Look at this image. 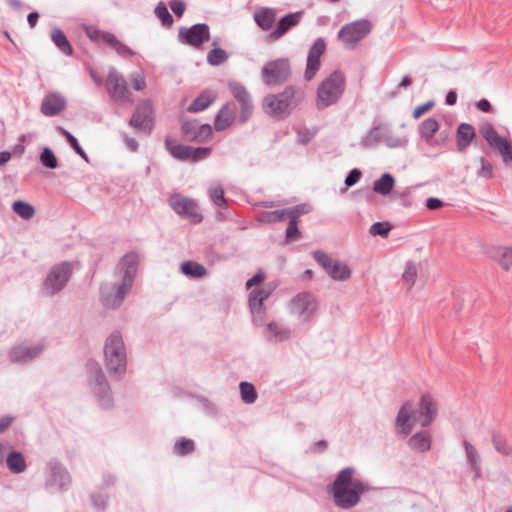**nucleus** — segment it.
Here are the masks:
<instances>
[{"label": "nucleus", "mask_w": 512, "mask_h": 512, "mask_svg": "<svg viewBox=\"0 0 512 512\" xmlns=\"http://www.w3.org/2000/svg\"><path fill=\"white\" fill-rule=\"evenodd\" d=\"M138 264L139 255L134 251L126 253L121 258L117 265V272L121 276V281L101 285V300L104 306L112 309L120 307L133 285Z\"/></svg>", "instance_id": "1"}, {"label": "nucleus", "mask_w": 512, "mask_h": 512, "mask_svg": "<svg viewBox=\"0 0 512 512\" xmlns=\"http://www.w3.org/2000/svg\"><path fill=\"white\" fill-rule=\"evenodd\" d=\"M355 468L345 467L340 470L335 480L327 486L334 504L341 509H351L361 500V496L369 491L367 483L354 478Z\"/></svg>", "instance_id": "2"}, {"label": "nucleus", "mask_w": 512, "mask_h": 512, "mask_svg": "<svg viewBox=\"0 0 512 512\" xmlns=\"http://www.w3.org/2000/svg\"><path fill=\"white\" fill-rule=\"evenodd\" d=\"M438 414L436 400L430 394H423L419 400L418 408L415 409L412 402H405L396 417V426L404 436L409 435L416 423L422 427H428Z\"/></svg>", "instance_id": "3"}, {"label": "nucleus", "mask_w": 512, "mask_h": 512, "mask_svg": "<svg viewBox=\"0 0 512 512\" xmlns=\"http://www.w3.org/2000/svg\"><path fill=\"white\" fill-rule=\"evenodd\" d=\"M304 97L305 92L300 86L288 85L279 93L266 95L262 107L270 117L284 120L299 106Z\"/></svg>", "instance_id": "4"}, {"label": "nucleus", "mask_w": 512, "mask_h": 512, "mask_svg": "<svg viewBox=\"0 0 512 512\" xmlns=\"http://www.w3.org/2000/svg\"><path fill=\"white\" fill-rule=\"evenodd\" d=\"M345 86V75L338 70L332 72L317 88L316 107L323 110L336 104L342 97Z\"/></svg>", "instance_id": "5"}, {"label": "nucleus", "mask_w": 512, "mask_h": 512, "mask_svg": "<svg viewBox=\"0 0 512 512\" xmlns=\"http://www.w3.org/2000/svg\"><path fill=\"white\" fill-rule=\"evenodd\" d=\"M105 363L110 373H123L127 366V356L122 336L111 334L104 347Z\"/></svg>", "instance_id": "6"}, {"label": "nucleus", "mask_w": 512, "mask_h": 512, "mask_svg": "<svg viewBox=\"0 0 512 512\" xmlns=\"http://www.w3.org/2000/svg\"><path fill=\"white\" fill-rule=\"evenodd\" d=\"M380 143H384L389 148H399L405 147L408 140L405 137L395 135L385 125L374 126L360 140V145L363 148H371Z\"/></svg>", "instance_id": "7"}, {"label": "nucleus", "mask_w": 512, "mask_h": 512, "mask_svg": "<svg viewBox=\"0 0 512 512\" xmlns=\"http://www.w3.org/2000/svg\"><path fill=\"white\" fill-rule=\"evenodd\" d=\"M291 75L290 62L287 58H278L267 62L261 69L262 81L267 86H279Z\"/></svg>", "instance_id": "8"}, {"label": "nucleus", "mask_w": 512, "mask_h": 512, "mask_svg": "<svg viewBox=\"0 0 512 512\" xmlns=\"http://www.w3.org/2000/svg\"><path fill=\"white\" fill-rule=\"evenodd\" d=\"M73 273V263L64 261L53 266L44 281V290L47 295H54L61 291Z\"/></svg>", "instance_id": "9"}, {"label": "nucleus", "mask_w": 512, "mask_h": 512, "mask_svg": "<svg viewBox=\"0 0 512 512\" xmlns=\"http://www.w3.org/2000/svg\"><path fill=\"white\" fill-rule=\"evenodd\" d=\"M155 123L153 105L149 100L140 102L129 120V125L132 126L136 132L144 135H150Z\"/></svg>", "instance_id": "10"}, {"label": "nucleus", "mask_w": 512, "mask_h": 512, "mask_svg": "<svg viewBox=\"0 0 512 512\" xmlns=\"http://www.w3.org/2000/svg\"><path fill=\"white\" fill-rule=\"evenodd\" d=\"M479 132L487 141L489 146L498 150L505 164L512 163V145L503 136L499 135L491 123H483L479 127Z\"/></svg>", "instance_id": "11"}, {"label": "nucleus", "mask_w": 512, "mask_h": 512, "mask_svg": "<svg viewBox=\"0 0 512 512\" xmlns=\"http://www.w3.org/2000/svg\"><path fill=\"white\" fill-rule=\"evenodd\" d=\"M87 366L90 373V385L98 398L99 404L103 408L110 407L112 404L111 393L101 367L95 361H89Z\"/></svg>", "instance_id": "12"}, {"label": "nucleus", "mask_w": 512, "mask_h": 512, "mask_svg": "<svg viewBox=\"0 0 512 512\" xmlns=\"http://www.w3.org/2000/svg\"><path fill=\"white\" fill-rule=\"evenodd\" d=\"M165 147L168 152L176 159L181 161L197 162L207 158L211 152V148L187 146L178 143L170 138L165 139Z\"/></svg>", "instance_id": "13"}, {"label": "nucleus", "mask_w": 512, "mask_h": 512, "mask_svg": "<svg viewBox=\"0 0 512 512\" xmlns=\"http://www.w3.org/2000/svg\"><path fill=\"white\" fill-rule=\"evenodd\" d=\"M314 260L335 281H346L351 277V269L347 264L333 259L323 251L313 253Z\"/></svg>", "instance_id": "14"}, {"label": "nucleus", "mask_w": 512, "mask_h": 512, "mask_svg": "<svg viewBox=\"0 0 512 512\" xmlns=\"http://www.w3.org/2000/svg\"><path fill=\"white\" fill-rule=\"evenodd\" d=\"M168 202L175 213L189 219L191 222L200 223L203 220L195 200L176 193L169 197Z\"/></svg>", "instance_id": "15"}, {"label": "nucleus", "mask_w": 512, "mask_h": 512, "mask_svg": "<svg viewBox=\"0 0 512 512\" xmlns=\"http://www.w3.org/2000/svg\"><path fill=\"white\" fill-rule=\"evenodd\" d=\"M106 82L114 102L121 105L133 102L132 93L128 90L125 79L114 67L109 69Z\"/></svg>", "instance_id": "16"}, {"label": "nucleus", "mask_w": 512, "mask_h": 512, "mask_svg": "<svg viewBox=\"0 0 512 512\" xmlns=\"http://www.w3.org/2000/svg\"><path fill=\"white\" fill-rule=\"evenodd\" d=\"M371 31V24L367 20H358L344 25L338 32L339 39L347 48H353Z\"/></svg>", "instance_id": "17"}, {"label": "nucleus", "mask_w": 512, "mask_h": 512, "mask_svg": "<svg viewBox=\"0 0 512 512\" xmlns=\"http://www.w3.org/2000/svg\"><path fill=\"white\" fill-rule=\"evenodd\" d=\"M70 476L66 469L58 462L48 464V473L45 480V489L50 493L65 491L70 484Z\"/></svg>", "instance_id": "18"}, {"label": "nucleus", "mask_w": 512, "mask_h": 512, "mask_svg": "<svg viewBox=\"0 0 512 512\" xmlns=\"http://www.w3.org/2000/svg\"><path fill=\"white\" fill-rule=\"evenodd\" d=\"M318 308L316 298L310 293H299L290 302L291 313L302 322H308Z\"/></svg>", "instance_id": "19"}, {"label": "nucleus", "mask_w": 512, "mask_h": 512, "mask_svg": "<svg viewBox=\"0 0 512 512\" xmlns=\"http://www.w3.org/2000/svg\"><path fill=\"white\" fill-rule=\"evenodd\" d=\"M179 40L189 46L200 48L210 38V28L206 23H197L191 27H181L178 32Z\"/></svg>", "instance_id": "20"}, {"label": "nucleus", "mask_w": 512, "mask_h": 512, "mask_svg": "<svg viewBox=\"0 0 512 512\" xmlns=\"http://www.w3.org/2000/svg\"><path fill=\"white\" fill-rule=\"evenodd\" d=\"M228 87L231 94L240 105L239 122L245 123L253 113L254 105L252 97L246 87L239 82L231 81Z\"/></svg>", "instance_id": "21"}, {"label": "nucleus", "mask_w": 512, "mask_h": 512, "mask_svg": "<svg viewBox=\"0 0 512 512\" xmlns=\"http://www.w3.org/2000/svg\"><path fill=\"white\" fill-rule=\"evenodd\" d=\"M326 51V42L324 38H317L310 47L307 55L306 69L304 77L307 81H311L321 66L320 58Z\"/></svg>", "instance_id": "22"}, {"label": "nucleus", "mask_w": 512, "mask_h": 512, "mask_svg": "<svg viewBox=\"0 0 512 512\" xmlns=\"http://www.w3.org/2000/svg\"><path fill=\"white\" fill-rule=\"evenodd\" d=\"M44 349L42 344L36 345H17L11 348L9 352V358L15 363H25L38 357Z\"/></svg>", "instance_id": "23"}, {"label": "nucleus", "mask_w": 512, "mask_h": 512, "mask_svg": "<svg viewBox=\"0 0 512 512\" xmlns=\"http://www.w3.org/2000/svg\"><path fill=\"white\" fill-rule=\"evenodd\" d=\"M66 99L57 92H52L44 96L40 111L47 117H53L60 114L66 108Z\"/></svg>", "instance_id": "24"}, {"label": "nucleus", "mask_w": 512, "mask_h": 512, "mask_svg": "<svg viewBox=\"0 0 512 512\" xmlns=\"http://www.w3.org/2000/svg\"><path fill=\"white\" fill-rule=\"evenodd\" d=\"M263 334L270 342H284L290 339L291 329L281 321H270L266 324Z\"/></svg>", "instance_id": "25"}, {"label": "nucleus", "mask_w": 512, "mask_h": 512, "mask_svg": "<svg viewBox=\"0 0 512 512\" xmlns=\"http://www.w3.org/2000/svg\"><path fill=\"white\" fill-rule=\"evenodd\" d=\"M303 11H298L294 13H289L282 17L274 31L269 35V38L271 40H278L282 36H284L290 29L297 26L302 17H303Z\"/></svg>", "instance_id": "26"}, {"label": "nucleus", "mask_w": 512, "mask_h": 512, "mask_svg": "<svg viewBox=\"0 0 512 512\" xmlns=\"http://www.w3.org/2000/svg\"><path fill=\"white\" fill-rule=\"evenodd\" d=\"M236 118V105L233 102L225 103L218 111L214 127L217 131H224L230 127Z\"/></svg>", "instance_id": "27"}, {"label": "nucleus", "mask_w": 512, "mask_h": 512, "mask_svg": "<svg viewBox=\"0 0 512 512\" xmlns=\"http://www.w3.org/2000/svg\"><path fill=\"white\" fill-rule=\"evenodd\" d=\"M186 138L193 141H203L210 137L212 128L209 124L199 125L196 122H185L182 125Z\"/></svg>", "instance_id": "28"}, {"label": "nucleus", "mask_w": 512, "mask_h": 512, "mask_svg": "<svg viewBox=\"0 0 512 512\" xmlns=\"http://www.w3.org/2000/svg\"><path fill=\"white\" fill-rule=\"evenodd\" d=\"M476 136L474 127L469 123H460L456 130V147L459 152L465 151Z\"/></svg>", "instance_id": "29"}, {"label": "nucleus", "mask_w": 512, "mask_h": 512, "mask_svg": "<svg viewBox=\"0 0 512 512\" xmlns=\"http://www.w3.org/2000/svg\"><path fill=\"white\" fill-rule=\"evenodd\" d=\"M277 19V12L273 8L261 7L254 13V20L264 31L270 30Z\"/></svg>", "instance_id": "30"}, {"label": "nucleus", "mask_w": 512, "mask_h": 512, "mask_svg": "<svg viewBox=\"0 0 512 512\" xmlns=\"http://www.w3.org/2000/svg\"><path fill=\"white\" fill-rule=\"evenodd\" d=\"M6 465L14 474L23 473L27 468L25 457L21 452L15 450L7 454Z\"/></svg>", "instance_id": "31"}, {"label": "nucleus", "mask_w": 512, "mask_h": 512, "mask_svg": "<svg viewBox=\"0 0 512 512\" xmlns=\"http://www.w3.org/2000/svg\"><path fill=\"white\" fill-rule=\"evenodd\" d=\"M101 43L107 44L108 46L113 48L119 56L126 59L132 57L134 54L133 51L128 46L120 42L116 38V36L110 32L105 33Z\"/></svg>", "instance_id": "32"}, {"label": "nucleus", "mask_w": 512, "mask_h": 512, "mask_svg": "<svg viewBox=\"0 0 512 512\" xmlns=\"http://www.w3.org/2000/svg\"><path fill=\"white\" fill-rule=\"evenodd\" d=\"M431 442V435L428 431L417 432L409 439L410 447L418 452L430 450Z\"/></svg>", "instance_id": "33"}, {"label": "nucleus", "mask_w": 512, "mask_h": 512, "mask_svg": "<svg viewBox=\"0 0 512 512\" xmlns=\"http://www.w3.org/2000/svg\"><path fill=\"white\" fill-rule=\"evenodd\" d=\"M463 446L465 448L467 461L471 466L472 471L475 473V477H480L481 475V459L478 454L476 448L467 440L463 441Z\"/></svg>", "instance_id": "34"}, {"label": "nucleus", "mask_w": 512, "mask_h": 512, "mask_svg": "<svg viewBox=\"0 0 512 512\" xmlns=\"http://www.w3.org/2000/svg\"><path fill=\"white\" fill-rule=\"evenodd\" d=\"M51 39L56 47L65 55L71 56L73 48L68 41L66 35L60 28H53L51 31Z\"/></svg>", "instance_id": "35"}, {"label": "nucleus", "mask_w": 512, "mask_h": 512, "mask_svg": "<svg viewBox=\"0 0 512 512\" xmlns=\"http://www.w3.org/2000/svg\"><path fill=\"white\" fill-rule=\"evenodd\" d=\"M395 185V179L390 173H384L373 184L374 192L380 195H388Z\"/></svg>", "instance_id": "36"}, {"label": "nucleus", "mask_w": 512, "mask_h": 512, "mask_svg": "<svg viewBox=\"0 0 512 512\" xmlns=\"http://www.w3.org/2000/svg\"><path fill=\"white\" fill-rule=\"evenodd\" d=\"M438 130L439 123L432 117L422 121L418 127L419 135L426 141L431 140Z\"/></svg>", "instance_id": "37"}, {"label": "nucleus", "mask_w": 512, "mask_h": 512, "mask_svg": "<svg viewBox=\"0 0 512 512\" xmlns=\"http://www.w3.org/2000/svg\"><path fill=\"white\" fill-rule=\"evenodd\" d=\"M215 100V97L209 92L200 94L188 107V111L197 113L208 108Z\"/></svg>", "instance_id": "38"}, {"label": "nucleus", "mask_w": 512, "mask_h": 512, "mask_svg": "<svg viewBox=\"0 0 512 512\" xmlns=\"http://www.w3.org/2000/svg\"><path fill=\"white\" fill-rule=\"evenodd\" d=\"M493 257L504 270L512 267V247H497Z\"/></svg>", "instance_id": "39"}, {"label": "nucleus", "mask_w": 512, "mask_h": 512, "mask_svg": "<svg viewBox=\"0 0 512 512\" xmlns=\"http://www.w3.org/2000/svg\"><path fill=\"white\" fill-rule=\"evenodd\" d=\"M12 210L24 220H30L35 215V208L28 202L22 200L13 202Z\"/></svg>", "instance_id": "40"}, {"label": "nucleus", "mask_w": 512, "mask_h": 512, "mask_svg": "<svg viewBox=\"0 0 512 512\" xmlns=\"http://www.w3.org/2000/svg\"><path fill=\"white\" fill-rule=\"evenodd\" d=\"M272 290V287L267 286L252 290L249 295V304H252L254 307L263 306L264 301L269 298Z\"/></svg>", "instance_id": "41"}, {"label": "nucleus", "mask_w": 512, "mask_h": 512, "mask_svg": "<svg viewBox=\"0 0 512 512\" xmlns=\"http://www.w3.org/2000/svg\"><path fill=\"white\" fill-rule=\"evenodd\" d=\"M181 271L183 274L195 278H201L206 275V268L194 261H187L181 265Z\"/></svg>", "instance_id": "42"}, {"label": "nucleus", "mask_w": 512, "mask_h": 512, "mask_svg": "<svg viewBox=\"0 0 512 512\" xmlns=\"http://www.w3.org/2000/svg\"><path fill=\"white\" fill-rule=\"evenodd\" d=\"M286 219H288L287 208L281 209V210L264 212L260 216V221L266 222V223H277V222H282Z\"/></svg>", "instance_id": "43"}, {"label": "nucleus", "mask_w": 512, "mask_h": 512, "mask_svg": "<svg viewBox=\"0 0 512 512\" xmlns=\"http://www.w3.org/2000/svg\"><path fill=\"white\" fill-rule=\"evenodd\" d=\"M195 449L194 441L188 438H179L174 445V453L180 456L188 455Z\"/></svg>", "instance_id": "44"}, {"label": "nucleus", "mask_w": 512, "mask_h": 512, "mask_svg": "<svg viewBox=\"0 0 512 512\" xmlns=\"http://www.w3.org/2000/svg\"><path fill=\"white\" fill-rule=\"evenodd\" d=\"M228 59V54L222 48L211 49L207 54V62L212 66H219Z\"/></svg>", "instance_id": "45"}, {"label": "nucleus", "mask_w": 512, "mask_h": 512, "mask_svg": "<svg viewBox=\"0 0 512 512\" xmlns=\"http://www.w3.org/2000/svg\"><path fill=\"white\" fill-rule=\"evenodd\" d=\"M492 443L497 452L508 456L512 453V447L507 443L506 439L497 432L492 433Z\"/></svg>", "instance_id": "46"}, {"label": "nucleus", "mask_w": 512, "mask_h": 512, "mask_svg": "<svg viewBox=\"0 0 512 512\" xmlns=\"http://www.w3.org/2000/svg\"><path fill=\"white\" fill-rule=\"evenodd\" d=\"M240 393L242 400L247 404H252L257 399V392L253 384L243 381L240 383Z\"/></svg>", "instance_id": "47"}, {"label": "nucleus", "mask_w": 512, "mask_h": 512, "mask_svg": "<svg viewBox=\"0 0 512 512\" xmlns=\"http://www.w3.org/2000/svg\"><path fill=\"white\" fill-rule=\"evenodd\" d=\"M155 15L161 21L164 27H170L174 22L172 15L163 2L158 3L156 6Z\"/></svg>", "instance_id": "48"}, {"label": "nucleus", "mask_w": 512, "mask_h": 512, "mask_svg": "<svg viewBox=\"0 0 512 512\" xmlns=\"http://www.w3.org/2000/svg\"><path fill=\"white\" fill-rule=\"evenodd\" d=\"M41 164L49 169H55L58 166L57 158L49 147H45L40 154Z\"/></svg>", "instance_id": "49"}, {"label": "nucleus", "mask_w": 512, "mask_h": 512, "mask_svg": "<svg viewBox=\"0 0 512 512\" xmlns=\"http://www.w3.org/2000/svg\"><path fill=\"white\" fill-rule=\"evenodd\" d=\"M209 197L211 199V201L219 206V207H225L226 206V199L224 197V190L222 188V186L220 185H215V186H211L209 188Z\"/></svg>", "instance_id": "50"}, {"label": "nucleus", "mask_w": 512, "mask_h": 512, "mask_svg": "<svg viewBox=\"0 0 512 512\" xmlns=\"http://www.w3.org/2000/svg\"><path fill=\"white\" fill-rule=\"evenodd\" d=\"M288 210V219L298 220L302 215L307 214L311 211V206L309 204L303 203L293 207L287 208Z\"/></svg>", "instance_id": "51"}, {"label": "nucleus", "mask_w": 512, "mask_h": 512, "mask_svg": "<svg viewBox=\"0 0 512 512\" xmlns=\"http://www.w3.org/2000/svg\"><path fill=\"white\" fill-rule=\"evenodd\" d=\"M250 311L253 316V323L256 326H263L265 324V315H266V309L264 306H253L252 304H249Z\"/></svg>", "instance_id": "52"}, {"label": "nucleus", "mask_w": 512, "mask_h": 512, "mask_svg": "<svg viewBox=\"0 0 512 512\" xmlns=\"http://www.w3.org/2000/svg\"><path fill=\"white\" fill-rule=\"evenodd\" d=\"M391 230V226L388 223L376 222L371 225L369 232L372 235H379L382 237H387Z\"/></svg>", "instance_id": "53"}, {"label": "nucleus", "mask_w": 512, "mask_h": 512, "mask_svg": "<svg viewBox=\"0 0 512 512\" xmlns=\"http://www.w3.org/2000/svg\"><path fill=\"white\" fill-rule=\"evenodd\" d=\"M288 226L286 229V237L289 241L297 240L300 237V232L297 226L298 220L288 219Z\"/></svg>", "instance_id": "54"}, {"label": "nucleus", "mask_w": 512, "mask_h": 512, "mask_svg": "<svg viewBox=\"0 0 512 512\" xmlns=\"http://www.w3.org/2000/svg\"><path fill=\"white\" fill-rule=\"evenodd\" d=\"M481 168L477 172V175L482 178H492L493 176V166L487 161L484 157L480 158Z\"/></svg>", "instance_id": "55"}, {"label": "nucleus", "mask_w": 512, "mask_h": 512, "mask_svg": "<svg viewBox=\"0 0 512 512\" xmlns=\"http://www.w3.org/2000/svg\"><path fill=\"white\" fill-rule=\"evenodd\" d=\"M417 276V269L415 264L409 262L406 265L405 271L403 273V280L409 284H413Z\"/></svg>", "instance_id": "56"}, {"label": "nucleus", "mask_w": 512, "mask_h": 512, "mask_svg": "<svg viewBox=\"0 0 512 512\" xmlns=\"http://www.w3.org/2000/svg\"><path fill=\"white\" fill-rule=\"evenodd\" d=\"M132 86L136 91H141L146 87L145 77L142 73H133L131 75Z\"/></svg>", "instance_id": "57"}, {"label": "nucleus", "mask_w": 512, "mask_h": 512, "mask_svg": "<svg viewBox=\"0 0 512 512\" xmlns=\"http://www.w3.org/2000/svg\"><path fill=\"white\" fill-rule=\"evenodd\" d=\"M362 173L357 168L352 169L345 178V185L351 187L355 185L361 178Z\"/></svg>", "instance_id": "58"}, {"label": "nucleus", "mask_w": 512, "mask_h": 512, "mask_svg": "<svg viewBox=\"0 0 512 512\" xmlns=\"http://www.w3.org/2000/svg\"><path fill=\"white\" fill-rule=\"evenodd\" d=\"M434 104H435L434 101L431 100L422 105L417 106L413 111V117L415 119L420 118L424 113H426L427 111L432 109Z\"/></svg>", "instance_id": "59"}, {"label": "nucleus", "mask_w": 512, "mask_h": 512, "mask_svg": "<svg viewBox=\"0 0 512 512\" xmlns=\"http://www.w3.org/2000/svg\"><path fill=\"white\" fill-rule=\"evenodd\" d=\"M71 147L74 149V151L86 162H88V156L85 153V151L82 149V147L79 145L78 140L74 136H70L67 140Z\"/></svg>", "instance_id": "60"}, {"label": "nucleus", "mask_w": 512, "mask_h": 512, "mask_svg": "<svg viewBox=\"0 0 512 512\" xmlns=\"http://www.w3.org/2000/svg\"><path fill=\"white\" fill-rule=\"evenodd\" d=\"M92 502L96 508L104 509L108 503V496L104 494H93Z\"/></svg>", "instance_id": "61"}, {"label": "nucleus", "mask_w": 512, "mask_h": 512, "mask_svg": "<svg viewBox=\"0 0 512 512\" xmlns=\"http://www.w3.org/2000/svg\"><path fill=\"white\" fill-rule=\"evenodd\" d=\"M106 31H102L96 28H88L86 31L87 36L94 42L101 43Z\"/></svg>", "instance_id": "62"}, {"label": "nucleus", "mask_w": 512, "mask_h": 512, "mask_svg": "<svg viewBox=\"0 0 512 512\" xmlns=\"http://www.w3.org/2000/svg\"><path fill=\"white\" fill-rule=\"evenodd\" d=\"M265 279L264 273L259 270L252 278L246 282V288L250 289L252 286L260 285Z\"/></svg>", "instance_id": "63"}, {"label": "nucleus", "mask_w": 512, "mask_h": 512, "mask_svg": "<svg viewBox=\"0 0 512 512\" xmlns=\"http://www.w3.org/2000/svg\"><path fill=\"white\" fill-rule=\"evenodd\" d=\"M170 7L177 16H182L185 11V3L182 0H172Z\"/></svg>", "instance_id": "64"}]
</instances>
